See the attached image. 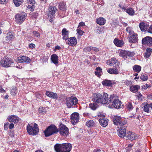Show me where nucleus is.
Masks as SVG:
<instances>
[{"instance_id": "obj_1", "label": "nucleus", "mask_w": 152, "mask_h": 152, "mask_svg": "<svg viewBox=\"0 0 152 152\" xmlns=\"http://www.w3.org/2000/svg\"><path fill=\"white\" fill-rule=\"evenodd\" d=\"M72 145L69 143L57 144L54 146L56 152H69L72 149Z\"/></svg>"}, {"instance_id": "obj_2", "label": "nucleus", "mask_w": 152, "mask_h": 152, "mask_svg": "<svg viewBox=\"0 0 152 152\" xmlns=\"http://www.w3.org/2000/svg\"><path fill=\"white\" fill-rule=\"evenodd\" d=\"M27 130L28 133L31 135H36L39 131L38 125L35 123L34 124H28L27 126Z\"/></svg>"}, {"instance_id": "obj_3", "label": "nucleus", "mask_w": 152, "mask_h": 152, "mask_svg": "<svg viewBox=\"0 0 152 152\" xmlns=\"http://www.w3.org/2000/svg\"><path fill=\"white\" fill-rule=\"evenodd\" d=\"M58 132V130L56 126L54 125H51L44 131L45 136L47 137L56 133Z\"/></svg>"}, {"instance_id": "obj_4", "label": "nucleus", "mask_w": 152, "mask_h": 152, "mask_svg": "<svg viewBox=\"0 0 152 152\" xmlns=\"http://www.w3.org/2000/svg\"><path fill=\"white\" fill-rule=\"evenodd\" d=\"M77 103L78 100L75 97H67L66 99V104L68 108H71L77 104Z\"/></svg>"}, {"instance_id": "obj_5", "label": "nucleus", "mask_w": 152, "mask_h": 152, "mask_svg": "<svg viewBox=\"0 0 152 152\" xmlns=\"http://www.w3.org/2000/svg\"><path fill=\"white\" fill-rule=\"evenodd\" d=\"M113 121L115 125L119 126H122L127 123V121L123 120L120 116H115L113 118Z\"/></svg>"}, {"instance_id": "obj_6", "label": "nucleus", "mask_w": 152, "mask_h": 152, "mask_svg": "<svg viewBox=\"0 0 152 152\" xmlns=\"http://www.w3.org/2000/svg\"><path fill=\"white\" fill-rule=\"evenodd\" d=\"M1 65L3 67H8L13 66L14 62L13 60L7 57H4L0 61Z\"/></svg>"}, {"instance_id": "obj_7", "label": "nucleus", "mask_w": 152, "mask_h": 152, "mask_svg": "<svg viewBox=\"0 0 152 152\" xmlns=\"http://www.w3.org/2000/svg\"><path fill=\"white\" fill-rule=\"evenodd\" d=\"M26 16V15L24 12L17 13L15 15V21L17 23L21 24L25 20Z\"/></svg>"}, {"instance_id": "obj_8", "label": "nucleus", "mask_w": 152, "mask_h": 152, "mask_svg": "<svg viewBox=\"0 0 152 152\" xmlns=\"http://www.w3.org/2000/svg\"><path fill=\"white\" fill-rule=\"evenodd\" d=\"M134 53L133 52H130L125 50H120L119 55L122 57L124 59L127 58V56L132 57L134 56Z\"/></svg>"}, {"instance_id": "obj_9", "label": "nucleus", "mask_w": 152, "mask_h": 152, "mask_svg": "<svg viewBox=\"0 0 152 152\" xmlns=\"http://www.w3.org/2000/svg\"><path fill=\"white\" fill-rule=\"evenodd\" d=\"M103 104H108L113 100L114 95H111L109 97L108 94L107 93L103 94Z\"/></svg>"}, {"instance_id": "obj_10", "label": "nucleus", "mask_w": 152, "mask_h": 152, "mask_svg": "<svg viewBox=\"0 0 152 152\" xmlns=\"http://www.w3.org/2000/svg\"><path fill=\"white\" fill-rule=\"evenodd\" d=\"M59 132L60 134L65 137L67 136L69 134V129L67 127L64 125L61 126Z\"/></svg>"}, {"instance_id": "obj_11", "label": "nucleus", "mask_w": 152, "mask_h": 152, "mask_svg": "<svg viewBox=\"0 0 152 152\" xmlns=\"http://www.w3.org/2000/svg\"><path fill=\"white\" fill-rule=\"evenodd\" d=\"M71 122L73 124H75L78 122L79 120V114L78 113H74L71 115Z\"/></svg>"}, {"instance_id": "obj_12", "label": "nucleus", "mask_w": 152, "mask_h": 152, "mask_svg": "<svg viewBox=\"0 0 152 152\" xmlns=\"http://www.w3.org/2000/svg\"><path fill=\"white\" fill-rule=\"evenodd\" d=\"M113 102H112V105L116 108H119L121 105V102L119 100L115 95L113 97Z\"/></svg>"}, {"instance_id": "obj_13", "label": "nucleus", "mask_w": 152, "mask_h": 152, "mask_svg": "<svg viewBox=\"0 0 152 152\" xmlns=\"http://www.w3.org/2000/svg\"><path fill=\"white\" fill-rule=\"evenodd\" d=\"M57 10L56 7H50L49 8V12L48 17L51 19L55 17V14Z\"/></svg>"}, {"instance_id": "obj_14", "label": "nucleus", "mask_w": 152, "mask_h": 152, "mask_svg": "<svg viewBox=\"0 0 152 152\" xmlns=\"http://www.w3.org/2000/svg\"><path fill=\"white\" fill-rule=\"evenodd\" d=\"M118 130V135L121 137H125L126 134V129L125 126H120Z\"/></svg>"}, {"instance_id": "obj_15", "label": "nucleus", "mask_w": 152, "mask_h": 152, "mask_svg": "<svg viewBox=\"0 0 152 152\" xmlns=\"http://www.w3.org/2000/svg\"><path fill=\"white\" fill-rule=\"evenodd\" d=\"M142 43L143 45L146 44L150 46L152 45V38L147 36L142 39Z\"/></svg>"}, {"instance_id": "obj_16", "label": "nucleus", "mask_w": 152, "mask_h": 152, "mask_svg": "<svg viewBox=\"0 0 152 152\" xmlns=\"http://www.w3.org/2000/svg\"><path fill=\"white\" fill-rule=\"evenodd\" d=\"M125 137L126 139L133 140L137 139V137L134 132H129L126 133Z\"/></svg>"}, {"instance_id": "obj_17", "label": "nucleus", "mask_w": 152, "mask_h": 152, "mask_svg": "<svg viewBox=\"0 0 152 152\" xmlns=\"http://www.w3.org/2000/svg\"><path fill=\"white\" fill-rule=\"evenodd\" d=\"M129 41V42L135 43L138 41V38L137 35L134 33L130 35H128Z\"/></svg>"}, {"instance_id": "obj_18", "label": "nucleus", "mask_w": 152, "mask_h": 152, "mask_svg": "<svg viewBox=\"0 0 152 152\" xmlns=\"http://www.w3.org/2000/svg\"><path fill=\"white\" fill-rule=\"evenodd\" d=\"M51 62L54 64L56 66H58V56L55 54H53L50 57Z\"/></svg>"}, {"instance_id": "obj_19", "label": "nucleus", "mask_w": 152, "mask_h": 152, "mask_svg": "<svg viewBox=\"0 0 152 152\" xmlns=\"http://www.w3.org/2000/svg\"><path fill=\"white\" fill-rule=\"evenodd\" d=\"M67 40L68 45L70 46H74L77 43V40L75 37H72L68 38Z\"/></svg>"}, {"instance_id": "obj_20", "label": "nucleus", "mask_w": 152, "mask_h": 152, "mask_svg": "<svg viewBox=\"0 0 152 152\" xmlns=\"http://www.w3.org/2000/svg\"><path fill=\"white\" fill-rule=\"evenodd\" d=\"M27 3L29 4L27 6L28 8L30 9L31 11H34L35 7L34 4L36 3L35 1L34 0H27Z\"/></svg>"}, {"instance_id": "obj_21", "label": "nucleus", "mask_w": 152, "mask_h": 152, "mask_svg": "<svg viewBox=\"0 0 152 152\" xmlns=\"http://www.w3.org/2000/svg\"><path fill=\"white\" fill-rule=\"evenodd\" d=\"M99 121L100 125L103 127H106L108 124L109 120L107 119L100 118Z\"/></svg>"}, {"instance_id": "obj_22", "label": "nucleus", "mask_w": 152, "mask_h": 152, "mask_svg": "<svg viewBox=\"0 0 152 152\" xmlns=\"http://www.w3.org/2000/svg\"><path fill=\"white\" fill-rule=\"evenodd\" d=\"M30 60V58L26 56H22L18 57V61L20 63H28Z\"/></svg>"}, {"instance_id": "obj_23", "label": "nucleus", "mask_w": 152, "mask_h": 152, "mask_svg": "<svg viewBox=\"0 0 152 152\" xmlns=\"http://www.w3.org/2000/svg\"><path fill=\"white\" fill-rule=\"evenodd\" d=\"M139 27L141 31H145L148 29L149 26L147 23L141 22L139 23Z\"/></svg>"}, {"instance_id": "obj_24", "label": "nucleus", "mask_w": 152, "mask_h": 152, "mask_svg": "<svg viewBox=\"0 0 152 152\" xmlns=\"http://www.w3.org/2000/svg\"><path fill=\"white\" fill-rule=\"evenodd\" d=\"M69 31L67 30L66 29L64 28L62 30L61 33L63 36V39L66 41L69 38Z\"/></svg>"}, {"instance_id": "obj_25", "label": "nucleus", "mask_w": 152, "mask_h": 152, "mask_svg": "<svg viewBox=\"0 0 152 152\" xmlns=\"http://www.w3.org/2000/svg\"><path fill=\"white\" fill-rule=\"evenodd\" d=\"M45 94L50 98L54 99H57L58 98V96L56 93L49 91H47L45 93Z\"/></svg>"}, {"instance_id": "obj_26", "label": "nucleus", "mask_w": 152, "mask_h": 152, "mask_svg": "<svg viewBox=\"0 0 152 152\" xmlns=\"http://www.w3.org/2000/svg\"><path fill=\"white\" fill-rule=\"evenodd\" d=\"M102 96L99 93H96V103L103 104Z\"/></svg>"}, {"instance_id": "obj_27", "label": "nucleus", "mask_w": 152, "mask_h": 152, "mask_svg": "<svg viewBox=\"0 0 152 152\" xmlns=\"http://www.w3.org/2000/svg\"><path fill=\"white\" fill-rule=\"evenodd\" d=\"M114 44L117 46L120 47L123 45L124 43L123 40L115 39L114 40Z\"/></svg>"}, {"instance_id": "obj_28", "label": "nucleus", "mask_w": 152, "mask_h": 152, "mask_svg": "<svg viewBox=\"0 0 152 152\" xmlns=\"http://www.w3.org/2000/svg\"><path fill=\"white\" fill-rule=\"evenodd\" d=\"M14 38V34L10 32L7 34V36L5 37V39L7 42H8L10 40H12Z\"/></svg>"}, {"instance_id": "obj_29", "label": "nucleus", "mask_w": 152, "mask_h": 152, "mask_svg": "<svg viewBox=\"0 0 152 152\" xmlns=\"http://www.w3.org/2000/svg\"><path fill=\"white\" fill-rule=\"evenodd\" d=\"M140 88V87L138 85L131 86L130 87V90L131 92L135 93L137 92Z\"/></svg>"}, {"instance_id": "obj_30", "label": "nucleus", "mask_w": 152, "mask_h": 152, "mask_svg": "<svg viewBox=\"0 0 152 152\" xmlns=\"http://www.w3.org/2000/svg\"><path fill=\"white\" fill-rule=\"evenodd\" d=\"M8 120L10 122H17L19 121V118L15 115H11L8 117Z\"/></svg>"}, {"instance_id": "obj_31", "label": "nucleus", "mask_w": 152, "mask_h": 152, "mask_svg": "<svg viewBox=\"0 0 152 152\" xmlns=\"http://www.w3.org/2000/svg\"><path fill=\"white\" fill-rule=\"evenodd\" d=\"M96 22L99 25H103L105 23L106 20L103 18L100 17L97 18Z\"/></svg>"}, {"instance_id": "obj_32", "label": "nucleus", "mask_w": 152, "mask_h": 152, "mask_svg": "<svg viewBox=\"0 0 152 152\" xmlns=\"http://www.w3.org/2000/svg\"><path fill=\"white\" fill-rule=\"evenodd\" d=\"M108 72L112 74H117L118 73V70L115 68H109L107 70Z\"/></svg>"}, {"instance_id": "obj_33", "label": "nucleus", "mask_w": 152, "mask_h": 152, "mask_svg": "<svg viewBox=\"0 0 152 152\" xmlns=\"http://www.w3.org/2000/svg\"><path fill=\"white\" fill-rule=\"evenodd\" d=\"M59 8L61 10L63 11L65 10L66 8V3L64 2L60 3L59 4Z\"/></svg>"}, {"instance_id": "obj_34", "label": "nucleus", "mask_w": 152, "mask_h": 152, "mask_svg": "<svg viewBox=\"0 0 152 152\" xmlns=\"http://www.w3.org/2000/svg\"><path fill=\"white\" fill-rule=\"evenodd\" d=\"M17 88L15 86L12 87L10 91V94L12 96H15L17 93Z\"/></svg>"}, {"instance_id": "obj_35", "label": "nucleus", "mask_w": 152, "mask_h": 152, "mask_svg": "<svg viewBox=\"0 0 152 152\" xmlns=\"http://www.w3.org/2000/svg\"><path fill=\"white\" fill-rule=\"evenodd\" d=\"M96 75L100 77L102 74V69L98 67L96 68Z\"/></svg>"}, {"instance_id": "obj_36", "label": "nucleus", "mask_w": 152, "mask_h": 152, "mask_svg": "<svg viewBox=\"0 0 152 152\" xmlns=\"http://www.w3.org/2000/svg\"><path fill=\"white\" fill-rule=\"evenodd\" d=\"M102 84L105 86L111 87L112 86V83L110 80H105L102 82Z\"/></svg>"}, {"instance_id": "obj_37", "label": "nucleus", "mask_w": 152, "mask_h": 152, "mask_svg": "<svg viewBox=\"0 0 152 152\" xmlns=\"http://www.w3.org/2000/svg\"><path fill=\"white\" fill-rule=\"evenodd\" d=\"M126 12L129 15L133 16L134 14V10L132 8H129L126 10Z\"/></svg>"}, {"instance_id": "obj_38", "label": "nucleus", "mask_w": 152, "mask_h": 152, "mask_svg": "<svg viewBox=\"0 0 152 152\" xmlns=\"http://www.w3.org/2000/svg\"><path fill=\"white\" fill-rule=\"evenodd\" d=\"M133 69L135 72L139 73L141 70V67L139 65H135L133 66Z\"/></svg>"}, {"instance_id": "obj_39", "label": "nucleus", "mask_w": 152, "mask_h": 152, "mask_svg": "<svg viewBox=\"0 0 152 152\" xmlns=\"http://www.w3.org/2000/svg\"><path fill=\"white\" fill-rule=\"evenodd\" d=\"M92 100L93 102L90 103L89 107L91 110L94 111L95 110V103L94 102L95 101V98H94Z\"/></svg>"}, {"instance_id": "obj_40", "label": "nucleus", "mask_w": 152, "mask_h": 152, "mask_svg": "<svg viewBox=\"0 0 152 152\" xmlns=\"http://www.w3.org/2000/svg\"><path fill=\"white\" fill-rule=\"evenodd\" d=\"M13 2L16 7H18L23 2V0H13Z\"/></svg>"}, {"instance_id": "obj_41", "label": "nucleus", "mask_w": 152, "mask_h": 152, "mask_svg": "<svg viewBox=\"0 0 152 152\" xmlns=\"http://www.w3.org/2000/svg\"><path fill=\"white\" fill-rule=\"evenodd\" d=\"M149 108H150V107H149L148 104H146L143 107H142L144 111L148 113H149L150 112Z\"/></svg>"}, {"instance_id": "obj_42", "label": "nucleus", "mask_w": 152, "mask_h": 152, "mask_svg": "<svg viewBox=\"0 0 152 152\" xmlns=\"http://www.w3.org/2000/svg\"><path fill=\"white\" fill-rule=\"evenodd\" d=\"M94 122L93 120H90L87 121L86 123V126L88 127H91L94 124Z\"/></svg>"}, {"instance_id": "obj_43", "label": "nucleus", "mask_w": 152, "mask_h": 152, "mask_svg": "<svg viewBox=\"0 0 152 152\" xmlns=\"http://www.w3.org/2000/svg\"><path fill=\"white\" fill-rule=\"evenodd\" d=\"M122 83L124 84V85L127 86H130L132 84V83L131 81L127 80H122Z\"/></svg>"}, {"instance_id": "obj_44", "label": "nucleus", "mask_w": 152, "mask_h": 152, "mask_svg": "<svg viewBox=\"0 0 152 152\" xmlns=\"http://www.w3.org/2000/svg\"><path fill=\"white\" fill-rule=\"evenodd\" d=\"M126 107L129 110H132L133 108V107L132 105V103L130 102H128L126 105Z\"/></svg>"}, {"instance_id": "obj_45", "label": "nucleus", "mask_w": 152, "mask_h": 152, "mask_svg": "<svg viewBox=\"0 0 152 152\" xmlns=\"http://www.w3.org/2000/svg\"><path fill=\"white\" fill-rule=\"evenodd\" d=\"M140 78L143 81L147 80L148 79V76L146 74H142L141 75Z\"/></svg>"}, {"instance_id": "obj_46", "label": "nucleus", "mask_w": 152, "mask_h": 152, "mask_svg": "<svg viewBox=\"0 0 152 152\" xmlns=\"http://www.w3.org/2000/svg\"><path fill=\"white\" fill-rule=\"evenodd\" d=\"M126 31L129 34V35L132 34L134 33L132 30V28L131 27L128 26L127 27L126 29Z\"/></svg>"}, {"instance_id": "obj_47", "label": "nucleus", "mask_w": 152, "mask_h": 152, "mask_svg": "<svg viewBox=\"0 0 152 152\" xmlns=\"http://www.w3.org/2000/svg\"><path fill=\"white\" fill-rule=\"evenodd\" d=\"M97 115L98 117L103 118L105 117V114L102 112H99L97 113Z\"/></svg>"}, {"instance_id": "obj_48", "label": "nucleus", "mask_w": 152, "mask_h": 152, "mask_svg": "<svg viewBox=\"0 0 152 152\" xmlns=\"http://www.w3.org/2000/svg\"><path fill=\"white\" fill-rule=\"evenodd\" d=\"M92 50H93V49H92L91 47H87L83 49L84 51L86 52H90Z\"/></svg>"}, {"instance_id": "obj_49", "label": "nucleus", "mask_w": 152, "mask_h": 152, "mask_svg": "<svg viewBox=\"0 0 152 152\" xmlns=\"http://www.w3.org/2000/svg\"><path fill=\"white\" fill-rule=\"evenodd\" d=\"M77 33L81 36L82 35L84 32L80 29V28H78L77 29Z\"/></svg>"}, {"instance_id": "obj_50", "label": "nucleus", "mask_w": 152, "mask_h": 152, "mask_svg": "<svg viewBox=\"0 0 152 152\" xmlns=\"http://www.w3.org/2000/svg\"><path fill=\"white\" fill-rule=\"evenodd\" d=\"M33 34L34 36L36 37H37L38 38L39 37H40L39 33L36 31H34L33 32Z\"/></svg>"}, {"instance_id": "obj_51", "label": "nucleus", "mask_w": 152, "mask_h": 152, "mask_svg": "<svg viewBox=\"0 0 152 152\" xmlns=\"http://www.w3.org/2000/svg\"><path fill=\"white\" fill-rule=\"evenodd\" d=\"M85 25V23L83 22H81L79 23V25L77 27L78 28H80Z\"/></svg>"}, {"instance_id": "obj_52", "label": "nucleus", "mask_w": 152, "mask_h": 152, "mask_svg": "<svg viewBox=\"0 0 152 152\" xmlns=\"http://www.w3.org/2000/svg\"><path fill=\"white\" fill-rule=\"evenodd\" d=\"M118 6L123 11H124L125 10V11H126V7H125L122 6L121 4H120L118 5Z\"/></svg>"}, {"instance_id": "obj_53", "label": "nucleus", "mask_w": 152, "mask_h": 152, "mask_svg": "<svg viewBox=\"0 0 152 152\" xmlns=\"http://www.w3.org/2000/svg\"><path fill=\"white\" fill-rule=\"evenodd\" d=\"M151 53L146 52L145 53L144 56L145 58H148L151 55Z\"/></svg>"}, {"instance_id": "obj_54", "label": "nucleus", "mask_w": 152, "mask_h": 152, "mask_svg": "<svg viewBox=\"0 0 152 152\" xmlns=\"http://www.w3.org/2000/svg\"><path fill=\"white\" fill-rule=\"evenodd\" d=\"M149 87H150V85L147 84L142 86V88L143 89L145 90L146 89L148 88Z\"/></svg>"}, {"instance_id": "obj_55", "label": "nucleus", "mask_w": 152, "mask_h": 152, "mask_svg": "<svg viewBox=\"0 0 152 152\" xmlns=\"http://www.w3.org/2000/svg\"><path fill=\"white\" fill-rule=\"evenodd\" d=\"M111 60L110 59L107 60V64L109 65H112L113 64V63Z\"/></svg>"}, {"instance_id": "obj_56", "label": "nucleus", "mask_w": 152, "mask_h": 152, "mask_svg": "<svg viewBox=\"0 0 152 152\" xmlns=\"http://www.w3.org/2000/svg\"><path fill=\"white\" fill-rule=\"evenodd\" d=\"M148 29L147 32L148 33L152 34V26H151L150 27H149Z\"/></svg>"}, {"instance_id": "obj_57", "label": "nucleus", "mask_w": 152, "mask_h": 152, "mask_svg": "<svg viewBox=\"0 0 152 152\" xmlns=\"http://www.w3.org/2000/svg\"><path fill=\"white\" fill-rule=\"evenodd\" d=\"M35 47V45L33 43H31L29 45V47L30 48L33 49Z\"/></svg>"}, {"instance_id": "obj_58", "label": "nucleus", "mask_w": 152, "mask_h": 152, "mask_svg": "<svg viewBox=\"0 0 152 152\" xmlns=\"http://www.w3.org/2000/svg\"><path fill=\"white\" fill-rule=\"evenodd\" d=\"M9 125V123L7 122L4 124V129L5 130H7L8 129V126Z\"/></svg>"}, {"instance_id": "obj_59", "label": "nucleus", "mask_w": 152, "mask_h": 152, "mask_svg": "<svg viewBox=\"0 0 152 152\" xmlns=\"http://www.w3.org/2000/svg\"><path fill=\"white\" fill-rule=\"evenodd\" d=\"M152 51V50L150 48H147L146 50V52L149 53H151Z\"/></svg>"}, {"instance_id": "obj_60", "label": "nucleus", "mask_w": 152, "mask_h": 152, "mask_svg": "<svg viewBox=\"0 0 152 152\" xmlns=\"http://www.w3.org/2000/svg\"><path fill=\"white\" fill-rule=\"evenodd\" d=\"M14 127V125L12 123H11L9 125V128L10 129H12Z\"/></svg>"}, {"instance_id": "obj_61", "label": "nucleus", "mask_w": 152, "mask_h": 152, "mask_svg": "<svg viewBox=\"0 0 152 152\" xmlns=\"http://www.w3.org/2000/svg\"><path fill=\"white\" fill-rule=\"evenodd\" d=\"M38 111L39 112L41 113H43V112H44L43 109L41 107L39 108Z\"/></svg>"}, {"instance_id": "obj_62", "label": "nucleus", "mask_w": 152, "mask_h": 152, "mask_svg": "<svg viewBox=\"0 0 152 152\" xmlns=\"http://www.w3.org/2000/svg\"><path fill=\"white\" fill-rule=\"evenodd\" d=\"M110 60H112L111 61L113 63H115L116 61H117V60H116L115 58H113Z\"/></svg>"}, {"instance_id": "obj_63", "label": "nucleus", "mask_w": 152, "mask_h": 152, "mask_svg": "<svg viewBox=\"0 0 152 152\" xmlns=\"http://www.w3.org/2000/svg\"><path fill=\"white\" fill-rule=\"evenodd\" d=\"M83 116L85 117L89 116L90 114L89 113H85L83 114Z\"/></svg>"}, {"instance_id": "obj_64", "label": "nucleus", "mask_w": 152, "mask_h": 152, "mask_svg": "<svg viewBox=\"0 0 152 152\" xmlns=\"http://www.w3.org/2000/svg\"><path fill=\"white\" fill-rule=\"evenodd\" d=\"M55 48L56 50H60L61 49V47L58 45L55 46Z\"/></svg>"}]
</instances>
